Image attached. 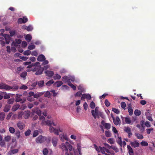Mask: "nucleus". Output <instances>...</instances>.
Instances as JSON below:
<instances>
[{"instance_id":"obj_1","label":"nucleus","mask_w":155,"mask_h":155,"mask_svg":"<svg viewBox=\"0 0 155 155\" xmlns=\"http://www.w3.org/2000/svg\"><path fill=\"white\" fill-rule=\"evenodd\" d=\"M61 148L65 155H74V151L72 146L68 142L61 144Z\"/></svg>"},{"instance_id":"obj_2","label":"nucleus","mask_w":155,"mask_h":155,"mask_svg":"<svg viewBox=\"0 0 155 155\" xmlns=\"http://www.w3.org/2000/svg\"><path fill=\"white\" fill-rule=\"evenodd\" d=\"M19 88L18 86L16 85L13 87L8 85L5 83H1L0 84V89H5L6 91L12 90L15 91L18 90Z\"/></svg>"},{"instance_id":"obj_3","label":"nucleus","mask_w":155,"mask_h":155,"mask_svg":"<svg viewBox=\"0 0 155 155\" xmlns=\"http://www.w3.org/2000/svg\"><path fill=\"white\" fill-rule=\"evenodd\" d=\"M31 70L33 71H36L35 75H41L42 74L44 70L43 68H42L40 64L37 65L34 68L31 69Z\"/></svg>"},{"instance_id":"obj_4","label":"nucleus","mask_w":155,"mask_h":155,"mask_svg":"<svg viewBox=\"0 0 155 155\" xmlns=\"http://www.w3.org/2000/svg\"><path fill=\"white\" fill-rule=\"evenodd\" d=\"M46 140V137L43 136L42 135L38 136L36 139V142L37 143H41Z\"/></svg>"},{"instance_id":"obj_5","label":"nucleus","mask_w":155,"mask_h":155,"mask_svg":"<svg viewBox=\"0 0 155 155\" xmlns=\"http://www.w3.org/2000/svg\"><path fill=\"white\" fill-rule=\"evenodd\" d=\"M28 21V18L26 17H23V18L18 19V22L19 24L25 23Z\"/></svg>"},{"instance_id":"obj_6","label":"nucleus","mask_w":155,"mask_h":155,"mask_svg":"<svg viewBox=\"0 0 155 155\" xmlns=\"http://www.w3.org/2000/svg\"><path fill=\"white\" fill-rule=\"evenodd\" d=\"M36 113L39 116H40L41 114V111L38 109L34 110L32 109L31 110V114L32 115H34Z\"/></svg>"},{"instance_id":"obj_7","label":"nucleus","mask_w":155,"mask_h":155,"mask_svg":"<svg viewBox=\"0 0 155 155\" xmlns=\"http://www.w3.org/2000/svg\"><path fill=\"white\" fill-rule=\"evenodd\" d=\"M62 80L65 83L68 82H68H71L70 77L66 76H64L62 77Z\"/></svg>"},{"instance_id":"obj_8","label":"nucleus","mask_w":155,"mask_h":155,"mask_svg":"<svg viewBox=\"0 0 155 155\" xmlns=\"http://www.w3.org/2000/svg\"><path fill=\"white\" fill-rule=\"evenodd\" d=\"M45 60H46L45 57L42 54L39 55L37 58V60L40 61H43Z\"/></svg>"},{"instance_id":"obj_9","label":"nucleus","mask_w":155,"mask_h":155,"mask_svg":"<svg viewBox=\"0 0 155 155\" xmlns=\"http://www.w3.org/2000/svg\"><path fill=\"white\" fill-rule=\"evenodd\" d=\"M17 125L18 128L21 130L23 129L25 127L24 124L21 122H18Z\"/></svg>"},{"instance_id":"obj_10","label":"nucleus","mask_w":155,"mask_h":155,"mask_svg":"<svg viewBox=\"0 0 155 155\" xmlns=\"http://www.w3.org/2000/svg\"><path fill=\"white\" fill-rule=\"evenodd\" d=\"M113 122L116 125H117L120 123V120L118 117H116L115 119L114 118V119L113 120Z\"/></svg>"},{"instance_id":"obj_11","label":"nucleus","mask_w":155,"mask_h":155,"mask_svg":"<svg viewBox=\"0 0 155 155\" xmlns=\"http://www.w3.org/2000/svg\"><path fill=\"white\" fill-rule=\"evenodd\" d=\"M53 145L54 147H56L57 144L58 139L56 137H53L52 139Z\"/></svg>"},{"instance_id":"obj_12","label":"nucleus","mask_w":155,"mask_h":155,"mask_svg":"<svg viewBox=\"0 0 155 155\" xmlns=\"http://www.w3.org/2000/svg\"><path fill=\"white\" fill-rule=\"evenodd\" d=\"M130 144L132 147H138L140 146V143L136 140L131 142Z\"/></svg>"},{"instance_id":"obj_13","label":"nucleus","mask_w":155,"mask_h":155,"mask_svg":"<svg viewBox=\"0 0 155 155\" xmlns=\"http://www.w3.org/2000/svg\"><path fill=\"white\" fill-rule=\"evenodd\" d=\"M45 73L47 76L50 77H52L54 74V72L50 71H45Z\"/></svg>"},{"instance_id":"obj_14","label":"nucleus","mask_w":155,"mask_h":155,"mask_svg":"<svg viewBox=\"0 0 155 155\" xmlns=\"http://www.w3.org/2000/svg\"><path fill=\"white\" fill-rule=\"evenodd\" d=\"M124 119L125 122L127 124H132L133 123L131 124V120L129 117H122V119L123 120Z\"/></svg>"},{"instance_id":"obj_15","label":"nucleus","mask_w":155,"mask_h":155,"mask_svg":"<svg viewBox=\"0 0 155 155\" xmlns=\"http://www.w3.org/2000/svg\"><path fill=\"white\" fill-rule=\"evenodd\" d=\"M21 94H16L15 101L16 102H21L22 99L21 98Z\"/></svg>"},{"instance_id":"obj_16","label":"nucleus","mask_w":155,"mask_h":155,"mask_svg":"<svg viewBox=\"0 0 155 155\" xmlns=\"http://www.w3.org/2000/svg\"><path fill=\"white\" fill-rule=\"evenodd\" d=\"M99 112L94 111V110H91L92 114L94 119L96 118V116H98Z\"/></svg>"},{"instance_id":"obj_17","label":"nucleus","mask_w":155,"mask_h":155,"mask_svg":"<svg viewBox=\"0 0 155 155\" xmlns=\"http://www.w3.org/2000/svg\"><path fill=\"white\" fill-rule=\"evenodd\" d=\"M44 93V92H37V93L35 94L34 95V98H38V97L42 96Z\"/></svg>"},{"instance_id":"obj_18","label":"nucleus","mask_w":155,"mask_h":155,"mask_svg":"<svg viewBox=\"0 0 155 155\" xmlns=\"http://www.w3.org/2000/svg\"><path fill=\"white\" fill-rule=\"evenodd\" d=\"M30 112L25 111L24 112L23 117L25 119H27L29 117L30 115Z\"/></svg>"},{"instance_id":"obj_19","label":"nucleus","mask_w":155,"mask_h":155,"mask_svg":"<svg viewBox=\"0 0 155 155\" xmlns=\"http://www.w3.org/2000/svg\"><path fill=\"white\" fill-rule=\"evenodd\" d=\"M20 105L17 104L15 105L12 108V110L13 112L16 111L20 107Z\"/></svg>"},{"instance_id":"obj_20","label":"nucleus","mask_w":155,"mask_h":155,"mask_svg":"<svg viewBox=\"0 0 155 155\" xmlns=\"http://www.w3.org/2000/svg\"><path fill=\"white\" fill-rule=\"evenodd\" d=\"M128 111L129 113V115H132L133 112V110L132 107V105L130 104H129L128 105Z\"/></svg>"},{"instance_id":"obj_21","label":"nucleus","mask_w":155,"mask_h":155,"mask_svg":"<svg viewBox=\"0 0 155 155\" xmlns=\"http://www.w3.org/2000/svg\"><path fill=\"white\" fill-rule=\"evenodd\" d=\"M2 95L3 96V98L4 99H8L10 98V96L9 94H7L6 92H2Z\"/></svg>"},{"instance_id":"obj_22","label":"nucleus","mask_w":155,"mask_h":155,"mask_svg":"<svg viewBox=\"0 0 155 155\" xmlns=\"http://www.w3.org/2000/svg\"><path fill=\"white\" fill-rule=\"evenodd\" d=\"M21 42V41L20 39H16L15 42H13L12 45L14 46H16L18 45V44H20Z\"/></svg>"},{"instance_id":"obj_23","label":"nucleus","mask_w":155,"mask_h":155,"mask_svg":"<svg viewBox=\"0 0 155 155\" xmlns=\"http://www.w3.org/2000/svg\"><path fill=\"white\" fill-rule=\"evenodd\" d=\"M10 109L11 105H6L3 109V111L5 112H7L9 111Z\"/></svg>"},{"instance_id":"obj_24","label":"nucleus","mask_w":155,"mask_h":155,"mask_svg":"<svg viewBox=\"0 0 155 155\" xmlns=\"http://www.w3.org/2000/svg\"><path fill=\"white\" fill-rule=\"evenodd\" d=\"M40 64V62H35V64L32 63L31 64H29L27 67V68H31L33 66H35L36 67L37 65L39 64Z\"/></svg>"},{"instance_id":"obj_25","label":"nucleus","mask_w":155,"mask_h":155,"mask_svg":"<svg viewBox=\"0 0 155 155\" xmlns=\"http://www.w3.org/2000/svg\"><path fill=\"white\" fill-rule=\"evenodd\" d=\"M135 135L138 139H143V135L139 134L138 133H135Z\"/></svg>"},{"instance_id":"obj_26","label":"nucleus","mask_w":155,"mask_h":155,"mask_svg":"<svg viewBox=\"0 0 155 155\" xmlns=\"http://www.w3.org/2000/svg\"><path fill=\"white\" fill-rule=\"evenodd\" d=\"M32 37L31 35L27 34L25 36V40L28 42H29L31 41Z\"/></svg>"},{"instance_id":"obj_27","label":"nucleus","mask_w":155,"mask_h":155,"mask_svg":"<svg viewBox=\"0 0 155 155\" xmlns=\"http://www.w3.org/2000/svg\"><path fill=\"white\" fill-rule=\"evenodd\" d=\"M117 142L120 147H122V139L120 137H118L117 139Z\"/></svg>"},{"instance_id":"obj_28","label":"nucleus","mask_w":155,"mask_h":155,"mask_svg":"<svg viewBox=\"0 0 155 155\" xmlns=\"http://www.w3.org/2000/svg\"><path fill=\"white\" fill-rule=\"evenodd\" d=\"M127 150L129 151V153L130 155H131V153H133V150L132 148L129 145H127Z\"/></svg>"},{"instance_id":"obj_29","label":"nucleus","mask_w":155,"mask_h":155,"mask_svg":"<svg viewBox=\"0 0 155 155\" xmlns=\"http://www.w3.org/2000/svg\"><path fill=\"white\" fill-rule=\"evenodd\" d=\"M5 117V113L4 112L0 113V120H3Z\"/></svg>"},{"instance_id":"obj_30","label":"nucleus","mask_w":155,"mask_h":155,"mask_svg":"<svg viewBox=\"0 0 155 155\" xmlns=\"http://www.w3.org/2000/svg\"><path fill=\"white\" fill-rule=\"evenodd\" d=\"M45 82L44 81H38L37 83L38 85L40 87H42L44 85Z\"/></svg>"},{"instance_id":"obj_31","label":"nucleus","mask_w":155,"mask_h":155,"mask_svg":"<svg viewBox=\"0 0 155 155\" xmlns=\"http://www.w3.org/2000/svg\"><path fill=\"white\" fill-rule=\"evenodd\" d=\"M63 83L61 81H57L54 83V85H56L58 87H59L63 84Z\"/></svg>"},{"instance_id":"obj_32","label":"nucleus","mask_w":155,"mask_h":155,"mask_svg":"<svg viewBox=\"0 0 155 155\" xmlns=\"http://www.w3.org/2000/svg\"><path fill=\"white\" fill-rule=\"evenodd\" d=\"M134 114L137 116L140 115L141 114V112L140 110L138 109H136L134 112Z\"/></svg>"},{"instance_id":"obj_33","label":"nucleus","mask_w":155,"mask_h":155,"mask_svg":"<svg viewBox=\"0 0 155 155\" xmlns=\"http://www.w3.org/2000/svg\"><path fill=\"white\" fill-rule=\"evenodd\" d=\"M100 148V150L101 153H102L103 154H105L106 153L105 152V147H101L99 146Z\"/></svg>"},{"instance_id":"obj_34","label":"nucleus","mask_w":155,"mask_h":155,"mask_svg":"<svg viewBox=\"0 0 155 155\" xmlns=\"http://www.w3.org/2000/svg\"><path fill=\"white\" fill-rule=\"evenodd\" d=\"M27 75V72L26 71L23 72L21 73L20 75V76L21 78H24V79H25L26 78V76Z\"/></svg>"},{"instance_id":"obj_35","label":"nucleus","mask_w":155,"mask_h":155,"mask_svg":"<svg viewBox=\"0 0 155 155\" xmlns=\"http://www.w3.org/2000/svg\"><path fill=\"white\" fill-rule=\"evenodd\" d=\"M24 28L28 31H31L33 29L31 25H29L28 26H25Z\"/></svg>"},{"instance_id":"obj_36","label":"nucleus","mask_w":155,"mask_h":155,"mask_svg":"<svg viewBox=\"0 0 155 155\" xmlns=\"http://www.w3.org/2000/svg\"><path fill=\"white\" fill-rule=\"evenodd\" d=\"M77 147L80 155H81V148L80 144L79 143L77 145Z\"/></svg>"},{"instance_id":"obj_37","label":"nucleus","mask_w":155,"mask_h":155,"mask_svg":"<svg viewBox=\"0 0 155 155\" xmlns=\"http://www.w3.org/2000/svg\"><path fill=\"white\" fill-rule=\"evenodd\" d=\"M104 127L107 130L110 129L111 127V125L109 123H105Z\"/></svg>"},{"instance_id":"obj_38","label":"nucleus","mask_w":155,"mask_h":155,"mask_svg":"<svg viewBox=\"0 0 155 155\" xmlns=\"http://www.w3.org/2000/svg\"><path fill=\"white\" fill-rule=\"evenodd\" d=\"M54 82V81L53 80H51L48 81L47 82H46V84L47 86H51V84L53 83Z\"/></svg>"},{"instance_id":"obj_39","label":"nucleus","mask_w":155,"mask_h":155,"mask_svg":"<svg viewBox=\"0 0 155 155\" xmlns=\"http://www.w3.org/2000/svg\"><path fill=\"white\" fill-rule=\"evenodd\" d=\"M68 84L70 86L74 91L76 90V87L72 84L71 82H68Z\"/></svg>"},{"instance_id":"obj_40","label":"nucleus","mask_w":155,"mask_h":155,"mask_svg":"<svg viewBox=\"0 0 155 155\" xmlns=\"http://www.w3.org/2000/svg\"><path fill=\"white\" fill-rule=\"evenodd\" d=\"M18 150L17 149H15L12 150L9 153L10 154H14V153H16L18 152Z\"/></svg>"},{"instance_id":"obj_41","label":"nucleus","mask_w":155,"mask_h":155,"mask_svg":"<svg viewBox=\"0 0 155 155\" xmlns=\"http://www.w3.org/2000/svg\"><path fill=\"white\" fill-rule=\"evenodd\" d=\"M105 135L107 137H109L111 136V134L109 130H106L105 132Z\"/></svg>"},{"instance_id":"obj_42","label":"nucleus","mask_w":155,"mask_h":155,"mask_svg":"<svg viewBox=\"0 0 155 155\" xmlns=\"http://www.w3.org/2000/svg\"><path fill=\"white\" fill-rule=\"evenodd\" d=\"M61 78V76L57 74H56L54 77L53 78L54 80H59Z\"/></svg>"},{"instance_id":"obj_43","label":"nucleus","mask_w":155,"mask_h":155,"mask_svg":"<svg viewBox=\"0 0 155 155\" xmlns=\"http://www.w3.org/2000/svg\"><path fill=\"white\" fill-rule=\"evenodd\" d=\"M141 145L142 146H147L148 145L147 142L146 141L143 140L140 143Z\"/></svg>"},{"instance_id":"obj_44","label":"nucleus","mask_w":155,"mask_h":155,"mask_svg":"<svg viewBox=\"0 0 155 155\" xmlns=\"http://www.w3.org/2000/svg\"><path fill=\"white\" fill-rule=\"evenodd\" d=\"M9 130L10 131V132L11 134H14L15 132V129L12 127H9Z\"/></svg>"},{"instance_id":"obj_45","label":"nucleus","mask_w":155,"mask_h":155,"mask_svg":"<svg viewBox=\"0 0 155 155\" xmlns=\"http://www.w3.org/2000/svg\"><path fill=\"white\" fill-rule=\"evenodd\" d=\"M38 130H35L33 132L32 136L33 137H36V136H38Z\"/></svg>"},{"instance_id":"obj_46","label":"nucleus","mask_w":155,"mask_h":155,"mask_svg":"<svg viewBox=\"0 0 155 155\" xmlns=\"http://www.w3.org/2000/svg\"><path fill=\"white\" fill-rule=\"evenodd\" d=\"M112 111L117 114H119L120 112V111L118 109L115 108H112Z\"/></svg>"},{"instance_id":"obj_47","label":"nucleus","mask_w":155,"mask_h":155,"mask_svg":"<svg viewBox=\"0 0 155 155\" xmlns=\"http://www.w3.org/2000/svg\"><path fill=\"white\" fill-rule=\"evenodd\" d=\"M31 131L30 129H28L27 131H25V135L26 136L29 135L31 134Z\"/></svg>"},{"instance_id":"obj_48","label":"nucleus","mask_w":155,"mask_h":155,"mask_svg":"<svg viewBox=\"0 0 155 155\" xmlns=\"http://www.w3.org/2000/svg\"><path fill=\"white\" fill-rule=\"evenodd\" d=\"M31 54V51L29 50H27L24 51V54L25 55H28Z\"/></svg>"},{"instance_id":"obj_49","label":"nucleus","mask_w":155,"mask_h":155,"mask_svg":"<svg viewBox=\"0 0 155 155\" xmlns=\"http://www.w3.org/2000/svg\"><path fill=\"white\" fill-rule=\"evenodd\" d=\"M15 99L14 98H11L8 100V103L9 104H12L14 102Z\"/></svg>"},{"instance_id":"obj_50","label":"nucleus","mask_w":155,"mask_h":155,"mask_svg":"<svg viewBox=\"0 0 155 155\" xmlns=\"http://www.w3.org/2000/svg\"><path fill=\"white\" fill-rule=\"evenodd\" d=\"M90 107L91 109H94L95 107V104L93 101H92L90 105Z\"/></svg>"},{"instance_id":"obj_51","label":"nucleus","mask_w":155,"mask_h":155,"mask_svg":"<svg viewBox=\"0 0 155 155\" xmlns=\"http://www.w3.org/2000/svg\"><path fill=\"white\" fill-rule=\"evenodd\" d=\"M16 136L17 137V139H19L20 137V132L19 131H16L15 134Z\"/></svg>"},{"instance_id":"obj_52","label":"nucleus","mask_w":155,"mask_h":155,"mask_svg":"<svg viewBox=\"0 0 155 155\" xmlns=\"http://www.w3.org/2000/svg\"><path fill=\"white\" fill-rule=\"evenodd\" d=\"M24 115V112H21L18 113V118L19 119H21L22 117V115Z\"/></svg>"},{"instance_id":"obj_53","label":"nucleus","mask_w":155,"mask_h":155,"mask_svg":"<svg viewBox=\"0 0 155 155\" xmlns=\"http://www.w3.org/2000/svg\"><path fill=\"white\" fill-rule=\"evenodd\" d=\"M48 151L46 148L44 149L43 150V153L44 155H47L48 154Z\"/></svg>"},{"instance_id":"obj_54","label":"nucleus","mask_w":155,"mask_h":155,"mask_svg":"<svg viewBox=\"0 0 155 155\" xmlns=\"http://www.w3.org/2000/svg\"><path fill=\"white\" fill-rule=\"evenodd\" d=\"M124 130L127 133L131 131V129L129 127H125Z\"/></svg>"},{"instance_id":"obj_55","label":"nucleus","mask_w":155,"mask_h":155,"mask_svg":"<svg viewBox=\"0 0 155 155\" xmlns=\"http://www.w3.org/2000/svg\"><path fill=\"white\" fill-rule=\"evenodd\" d=\"M62 137H61L62 141H63L64 140H68V136L66 135H63L62 136Z\"/></svg>"},{"instance_id":"obj_56","label":"nucleus","mask_w":155,"mask_h":155,"mask_svg":"<svg viewBox=\"0 0 155 155\" xmlns=\"http://www.w3.org/2000/svg\"><path fill=\"white\" fill-rule=\"evenodd\" d=\"M61 130L60 129H58L55 128L54 130V134H56L57 135H58L59 133V132L61 131Z\"/></svg>"},{"instance_id":"obj_57","label":"nucleus","mask_w":155,"mask_h":155,"mask_svg":"<svg viewBox=\"0 0 155 155\" xmlns=\"http://www.w3.org/2000/svg\"><path fill=\"white\" fill-rule=\"evenodd\" d=\"M35 48V46L34 45H30L28 46V49L30 50L34 49Z\"/></svg>"},{"instance_id":"obj_58","label":"nucleus","mask_w":155,"mask_h":155,"mask_svg":"<svg viewBox=\"0 0 155 155\" xmlns=\"http://www.w3.org/2000/svg\"><path fill=\"white\" fill-rule=\"evenodd\" d=\"M82 95V92L78 91L75 94L74 96L76 97H79L81 96Z\"/></svg>"},{"instance_id":"obj_59","label":"nucleus","mask_w":155,"mask_h":155,"mask_svg":"<svg viewBox=\"0 0 155 155\" xmlns=\"http://www.w3.org/2000/svg\"><path fill=\"white\" fill-rule=\"evenodd\" d=\"M1 142H0V146L1 147H4L5 146V142L4 140H2L1 141H0Z\"/></svg>"},{"instance_id":"obj_60","label":"nucleus","mask_w":155,"mask_h":155,"mask_svg":"<svg viewBox=\"0 0 155 155\" xmlns=\"http://www.w3.org/2000/svg\"><path fill=\"white\" fill-rule=\"evenodd\" d=\"M126 104V103L124 102H122L121 103V106L123 109H125Z\"/></svg>"},{"instance_id":"obj_61","label":"nucleus","mask_w":155,"mask_h":155,"mask_svg":"<svg viewBox=\"0 0 155 155\" xmlns=\"http://www.w3.org/2000/svg\"><path fill=\"white\" fill-rule=\"evenodd\" d=\"M104 103L107 107H109L110 105V103L108 101L107 99L105 101Z\"/></svg>"},{"instance_id":"obj_62","label":"nucleus","mask_w":155,"mask_h":155,"mask_svg":"<svg viewBox=\"0 0 155 155\" xmlns=\"http://www.w3.org/2000/svg\"><path fill=\"white\" fill-rule=\"evenodd\" d=\"M5 140L7 142H8L11 140V137L9 136H6L5 138Z\"/></svg>"},{"instance_id":"obj_63","label":"nucleus","mask_w":155,"mask_h":155,"mask_svg":"<svg viewBox=\"0 0 155 155\" xmlns=\"http://www.w3.org/2000/svg\"><path fill=\"white\" fill-rule=\"evenodd\" d=\"M112 149L114 150L116 152H117L119 151V150L118 148L115 146H113L111 147Z\"/></svg>"},{"instance_id":"obj_64","label":"nucleus","mask_w":155,"mask_h":155,"mask_svg":"<svg viewBox=\"0 0 155 155\" xmlns=\"http://www.w3.org/2000/svg\"><path fill=\"white\" fill-rule=\"evenodd\" d=\"M45 122L46 124L49 125L50 127V126H51L52 124V122H51V121L50 120H48L46 121Z\"/></svg>"}]
</instances>
